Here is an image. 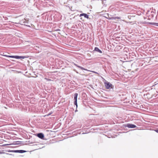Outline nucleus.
I'll list each match as a JSON object with an SVG mask.
<instances>
[{"label": "nucleus", "instance_id": "nucleus-1", "mask_svg": "<svg viewBox=\"0 0 158 158\" xmlns=\"http://www.w3.org/2000/svg\"><path fill=\"white\" fill-rule=\"evenodd\" d=\"M142 23L143 24H151L154 26H158V23H151V22H143L141 23Z\"/></svg>", "mask_w": 158, "mask_h": 158}, {"label": "nucleus", "instance_id": "nucleus-2", "mask_svg": "<svg viewBox=\"0 0 158 158\" xmlns=\"http://www.w3.org/2000/svg\"><path fill=\"white\" fill-rule=\"evenodd\" d=\"M126 126L129 128H135L136 127V125L134 124H131L130 123L127 124Z\"/></svg>", "mask_w": 158, "mask_h": 158}, {"label": "nucleus", "instance_id": "nucleus-3", "mask_svg": "<svg viewBox=\"0 0 158 158\" xmlns=\"http://www.w3.org/2000/svg\"><path fill=\"white\" fill-rule=\"evenodd\" d=\"M28 21L25 19L21 20L19 21V23L21 24H23L24 23H28Z\"/></svg>", "mask_w": 158, "mask_h": 158}, {"label": "nucleus", "instance_id": "nucleus-4", "mask_svg": "<svg viewBox=\"0 0 158 158\" xmlns=\"http://www.w3.org/2000/svg\"><path fill=\"white\" fill-rule=\"evenodd\" d=\"M112 85L109 82H107L105 83V86L107 89H109Z\"/></svg>", "mask_w": 158, "mask_h": 158}, {"label": "nucleus", "instance_id": "nucleus-5", "mask_svg": "<svg viewBox=\"0 0 158 158\" xmlns=\"http://www.w3.org/2000/svg\"><path fill=\"white\" fill-rule=\"evenodd\" d=\"M37 135L39 138L41 139H43V138L44 137V134L41 133L38 134Z\"/></svg>", "mask_w": 158, "mask_h": 158}, {"label": "nucleus", "instance_id": "nucleus-6", "mask_svg": "<svg viewBox=\"0 0 158 158\" xmlns=\"http://www.w3.org/2000/svg\"><path fill=\"white\" fill-rule=\"evenodd\" d=\"M82 16H84L85 18L88 19L89 18V15L83 13L81 14L80 15V16L81 17Z\"/></svg>", "mask_w": 158, "mask_h": 158}, {"label": "nucleus", "instance_id": "nucleus-7", "mask_svg": "<svg viewBox=\"0 0 158 158\" xmlns=\"http://www.w3.org/2000/svg\"><path fill=\"white\" fill-rule=\"evenodd\" d=\"M74 64L75 66H76L77 67L81 69L82 70H86L83 67H81V66H80L78 65L77 64H76L75 63H74Z\"/></svg>", "mask_w": 158, "mask_h": 158}, {"label": "nucleus", "instance_id": "nucleus-8", "mask_svg": "<svg viewBox=\"0 0 158 158\" xmlns=\"http://www.w3.org/2000/svg\"><path fill=\"white\" fill-rule=\"evenodd\" d=\"M26 57L24 56H15V58L17 59H24Z\"/></svg>", "mask_w": 158, "mask_h": 158}, {"label": "nucleus", "instance_id": "nucleus-9", "mask_svg": "<svg viewBox=\"0 0 158 158\" xmlns=\"http://www.w3.org/2000/svg\"><path fill=\"white\" fill-rule=\"evenodd\" d=\"M94 50L100 53H102V51L97 47H95Z\"/></svg>", "mask_w": 158, "mask_h": 158}, {"label": "nucleus", "instance_id": "nucleus-10", "mask_svg": "<svg viewBox=\"0 0 158 158\" xmlns=\"http://www.w3.org/2000/svg\"><path fill=\"white\" fill-rule=\"evenodd\" d=\"M110 19H120V18L118 17H111Z\"/></svg>", "mask_w": 158, "mask_h": 158}, {"label": "nucleus", "instance_id": "nucleus-11", "mask_svg": "<svg viewBox=\"0 0 158 158\" xmlns=\"http://www.w3.org/2000/svg\"><path fill=\"white\" fill-rule=\"evenodd\" d=\"M78 94L75 93L74 94V100L75 101H77V97L78 96Z\"/></svg>", "mask_w": 158, "mask_h": 158}, {"label": "nucleus", "instance_id": "nucleus-12", "mask_svg": "<svg viewBox=\"0 0 158 158\" xmlns=\"http://www.w3.org/2000/svg\"><path fill=\"white\" fill-rule=\"evenodd\" d=\"M4 56H6L8 57L15 58V56H9V55H4Z\"/></svg>", "mask_w": 158, "mask_h": 158}, {"label": "nucleus", "instance_id": "nucleus-13", "mask_svg": "<svg viewBox=\"0 0 158 158\" xmlns=\"http://www.w3.org/2000/svg\"><path fill=\"white\" fill-rule=\"evenodd\" d=\"M155 92L156 93V94L155 93V94H153L152 95V97L153 98H156L157 96V91L155 90Z\"/></svg>", "mask_w": 158, "mask_h": 158}, {"label": "nucleus", "instance_id": "nucleus-14", "mask_svg": "<svg viewBox=\"0 0 158 158\" xmlns=\"http://www.w3.org/2000/svg\"><path fill=\"white\" fill-rule=\"evenodd\" d=\"M26 152V151L23 150H19V153H23L24 152Z\"/></svg>", "mask_w": 158, "mask_h": 158}, {"label": "nucleus", "instance_id": "nucleus-15", "mask_svg": "<svg viewBox=\"0 0 158 158\" xmlns=\"http://www.w3.org/2000/svg\"><path fill=\"white\" fill-rule=\"evenodd\" d=\"M74 104L76 106V107L77 106V101H75L74 102Z\"/></svg>", "mask_w": 158, "mask_h": 158}, {"label": "nucleus", "instance_id": "nucleus-16", "mask_svg": "<svg viewBox=\"0 0 158 158\" xmlns=\"http://www.w3.org/2000/svg\"><path fill=\"white\" fill-rule=\"evenodd\" d=\"M44 79L45 80H46L47 81H51V80L50 79H48V78H44Z\"/></svg>", "mask_w": 158, "mask_h": 158}, {"label": "nucleus", "instance_id": "nucleus-17", "mask_svg": "<svg viewBox=\"0 0 158 158\" xmlns=\"http://www.w3.org/2000/svg\"><path fill=\"white\" fill-rule=\"evenodd\" d=\"M15 152V153H19V150H15L14 151Z\"/></svg>", "mask_w": 158, "mask_h": 158}, {"label": "nucleus", "instance_id": "nucleus-18", "mask_svg": "<svg viewBox=\"0 0 158 158\" xmlns=\"http://www.w3.org/2000/svg\"><path fill=\"white\" fill-rule=\"evenodd\" d=\"M93 73H96V74H98V73L96 72H95V71H92Z\"/></svg>", "mask_w": 158, "mask_h": 158}, {"label": "nucleus", "instance_id": "nucleus-19", "mask_svg": "<svg viewBox=\"0 0 158 158\" xmlns=\"http://www.w3.org/2000/svg\"><path fill=\"white\" fill-rule=\"evenodd\" d=\"M156 132L158 133V129L155 130H154Z\"/></svg>", "mask_w": 158, "mask_h": 158}, {"label": "nucleus", "instance_id": "nucleus-20", "mask_svg": "<svg viewBox=\"0 0 158 158\" xmlns=\"http://www.w3.org/2000/svg\"><path fill=\"white\" fill-rule=\"evenodd\" d=\"M0 154H2V153H6L5 152H0Z\"/></svg>", "mask_w": 158, "mask_h": 158}, {"label": "nucleus", "instance_id": "nucleus-21", "mask_svg": "<svg viewBox=\"0 0 158 158\" xmlns=\"http://www.w3.org/2000/svg\"><path fill=\"white\" fill-rule=\"evenodd\" d=\"M14 151H15V150H11V152H15Z\"/></svg>", "mask_w": 158, "mask_h": 158}, {"label": "nucleus", "instance_id": "nucleus-22", "mask_svg": "<svg viewBox=\"0 0 158 158\" xmlns=\"http://www.w3.org/2000/svg\"><path fill=\"white\" fill-rule=\"evenodd\" d=\"M111 18V17H109V16H108V18H107V19H110V18Z\"/></svg>", "mask_w": 158, "mask_h": 158}, {"label": "nucleus", "instance_id": "nucleus-23", "mask_svg": "<svg viewBox=\"0 0 158 158\" xmlns=\"http://www.w3.org/2000/svg\"><path fill=\"white\" fill-rule=\"evenodd\" d=\"M6 154H7V155H12V154H9V153H6Z\"/></svg>", "mask_w": 158, "mask_h": 158}, {"label": "nucleus", "instance_id": "nucleus-24", "mask_svg": "<svg viewBox=\"0 0 158 158\" xmlns=\"http://www.w3.org/2000/svg\"><path fill=\"white\" fill-rule=\"evenodd\" d=\"M11 150H9L7 151L9 152H11Z\"/></svg>", "mask_w": 158, "mask_h": 158}, {"label": "nucleus", "instance_id": "nucleus-25", "mask_svg": "<svg viewBox=\"0 0 158 158\" xmlns=\"http://www.w3.org/2000/svg\"><path fill=\"white\" fill-rule=\"evenodd\" d=\"M59 30H60L59 29L57 30V31H59Z\"/></svg>", "mask_w": 158, "mask_h": 158}]
</instances>
